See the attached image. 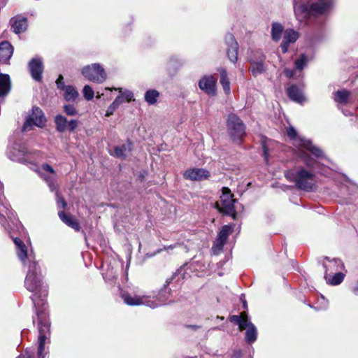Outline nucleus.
<instances>
[{
  "label": "nucleus",
  "instance_id": "1",
  "mask_svg": "<svg viewBox=\"0 0 358 358\" xmlns=\"http://www.w3.org/2000/svg\"><path fill=\"white\" fill-rule=\"evenodd\" d=\"M17 248V254L19 259L23 263L29 262L28 271L24 280V287L30 292L34 293L31 299L35 308L37 306H44L45 298L48 295L46 285L43 282V277L38 264L34 260V258L28 256L27 247L24 243L18 238H13Z\"/></svg>",
  "mask_w": 358,
  "mask_h": 358
},
{
  "label": "nucleus",
  "instance_id": "2",
  "mask_svg": "<svg viewBox=\"0 0 358 358\" xmlns=\"http://www.w3.org/2000/svg\"><path fill=\"white\" fill-rule=\"evenodd\" d=\"M8 157L13 161H18L24 164H30L31 169L34 170L39 177L45 182L51 192H57L58 175L57 171L50 164L45 163L38 166L34 162L38 159V152H29L22 145H15L8 152Z\"/></svg>",
  "mask_w": 358,
  "mask_h": 358
},
{
  "label": "nucleus",
  "instance_id": "3",
  "mask_svg": "<svg viewBox=\"0 0 358 358\" xmlns=\"http://www.w3.org/2000/svg\"><path fill=\"white\" fill-rule=\"evenodd\" d=\"M185 269L180 268L169 279H167L163 287L159 291L157 296H150L148 295H134L131 296L127 292H121V298L128 306H146L151 308H156L162 305L172 302L171 299V289L169 285L176 279L177 281L185 278Z\"/></svg>",
  "mask_w": 358,
  "mask_h": 358
},
{
  "label": "nucleus",
  "instance_id": "4",
  "mask_svg": "<svg viewBox=\"0 0 358 358\" xmlns=\"http://www.w3.org/2000/svg\"><path fill=\"white\" fill-rule=\"evenodd\" d=\"M312 0H294L293 7L296 17L303 21L311 15L323 14L333 8L335 0H317L311 3Z\"/></svg>",
  "mask_w": 358,
  "mask_h": 358
},
{
  "label": "nucleus",
  "instance_id": "5",
  "mask_svg": "<svg viewBox=\"0 0 358 358\" xmlns=\"http://www.w3.org/2000/svg\"><path fill=\"white\" fill-rule=\"evenodd\" d=\"M285 178L295 184V187L303 191L313 192L317 188L315 175L304 168H299L296 171H287L285 173Z\"/></svg>",
  "mask_w": 358,
  "mask_h": 358
},
{
  "label": "nucleus",
  "instance_id": "6",
  "mask_svg": "<svg viewBox=\"0 0 358 358\" xmlns=\"http://www.w3.org/2000/svg\"><path fill=\"white\" fill-rule=\"evenodd\" d=\"M38 320V358H45L46 353H44V348L46 340L49 338L50 332V323L45 312V308L40 309V306L35 308Z\"/></svg>",
  "mask_w": 358,
  "mask_h": 358
},
{
  "label": "nucleus",
  "instance_id": "7",
  "mask_svg": "<svg viewBox=\"0 0 358 358\" xmlns=\"http://www.w3.org/2000/svg\"><path fill=\"white\" fill-rule=\"evenodd\" d=\"M1 217H2L0 220L2 226L9 234L15 231H20L23 229V226L21 222L10 209V203L0 202V218Z\"/></svg>",
  "mask_w": 358,
  "mask_h": 358
},
{
  "label": "nucleus",
  "instance_id": "8",
  "mask_svg": "<svg viewBox=\"0 0 358 358\" xmlns=\"http://www.w3.org/2000/svg\"><path fill=\"white\" fill-rule=\"evenodd\" d=\"M287 134L289 138L294 141L296 147L303 148L308 150L317 158H326L323 151L320 148L314 145L310 140L298 136L296 129L293 127L287 128Z\"/></svg>",
  "mask_w": 358,
  "mask_h": 358
},
{
  "label": "nucleus",
  "instance_id": "9",
  "mask_svg": "<svg viewBox=\"0 0 358 358\" xmlns=\"http://www.w3.org/2000/svg\"><path fill=\"white\" fill-rule=\"evenodd\" d=\"M228 133L234 141H241L245 134L243 121L235 114H230L227 120Z\"/></svg>",
  "mask_w": 358,
  "mask_h": 358
},
{
  "label": "nucleus",
  "instance_id": "10",
  "mask_svg": "<svg viewBox=\"0 0 358 358\" xmlns=\"http://www.w3.org/2000/svg\"><path fill=\"white\" fill-rule=\"evenodd\" d=\"M81 73L87 80L96 83H103L107 77L104 69L98 63L85 66Z\"/></svg>",
  "mask_w": 358,
  "mask_h": 358
},
{
  "label": "nucleus",
  "instance_id": "11",
  "mask_svg": "<svg viewBox=\"0 0 358 358\" xmlns=\"http://www.w3.org/2000/svg\"><path fill=\"white\" fill-rule=\"evenodd\" d=\"M46 120L43 111L38 107H34L32 113L24 122L22 131H27L32 129V127H43L45 124Z\"/></svg>",
  "mask_w": 358,
  "mask_h": 358
},
{
  "label": "nucleus",
  "instance_id": "12",
  "mask_svg": "<svg viewBox=\"0 0 358 358\" xmlns=\"http://www.w3.org/2000/svg\"><path fill=\"white\" fill-rule=\"evenodd\" d=\"M265 59V55L259 51L255 52L253 57L250 58L249 69L254 76L262 74L266 71Z\"/></svg>",
  "mask_w": 358,
  "mask_h": 358
},
{
  "label": "nucleus",
  "instance_id": "13",
  "mask_svg": "<svg viewBox=\"0 0 358 358\" xmlns=\"http://www.w3.org/2000/svg\"><path fill=\"white\" fill-rule=\"evenodd\" d=\"M225 43L227 46V54L229 59L236 63L238 61L239 45L233 34L228 33L225 36Z\"/></svg>",
  "mask_w": 358,
  "mask_h": 358
},
{
  "label": "nucleus",
  "instance_id": "14",
  "mask_svg": "<svg viewBox=\"0 0 358 358\" xmlns=\"http://www.w3.org/2000/svg\"><path fill=\"white\" fill-rule=\"evenodd\" d=\"M28 67L32 78L36 81H41L44 69L42 59L38 57L31 59Z\"/></svg>",
  "mask_w": 358,
  "mask_h": 358
},
{
  "label": "nucleus",
  "instance_id": "15",
  "mask_svg": "<svg viewBox=\"0 0 358 358\" xmlns=\"http://www.w3.org/2000/svg\"><path fill=\"white\" fill-rule=\"evenodd\" d=\"M217 79L213 76L203 77L199 82V88L209 95L216 94Z\"/></svg>",
  "mask_w": 358,
  "mask_h": 358
},
{
  "label": "nucleus",
  "instance_id": "16",
  "mask_svg": "<svg viewBox=\"0 0 358 358\" xmlns=\"http://www.w3.org/2000/svg\"><path fill=\"white\" fill-rule=\"evenodd\" d=\"M183 176L185 179L190 180H202L208 178L210 173L205 169L194 168L185 171Z\"/></svg>",
  "mask_w": 358,
  "mask_h": 358
},
{
  "label": "nucleus",
  "instance_id": "17",
  "mask_svg": "<svg viewBox=\"0 0 358 358\" xmlns=\"http://www.w3.org/2000/svg\"><path fill=\"white\" fill-rule=\"evenodd\" d=\"M299 33L292 29H287L285 30L283 32L282 41L280 45L282 52L283 53H286L288 50L289 44L295 43L299 38Z\"/></svg>",
  "mask_w": 358,
  "mask_h": 358
},
{
  "label": "nucleus",
  "instance_id": "18",
  "mask_svg": "<svg viewBox=\"0 0 358 358\" xmlns=\"http://www.w3.org/2000/svg\"><path fill=\"white\" fill-rule=\"evenodd\" d=\"M235 203H215L214 208L217 209L224 215L231 216L233 219H236L237 216L236 206Z\"/></svg>",
  "mask_w": 358,
  "mask_h": 358
},
{
  "label": "nucleus",
  "instance_id": "19",
  "mask_svg": "<svg viewBox=\"0 0 358 358\" xmlns=\"http://www.w3.org/2000/svg\"><path fill=\"white\" fill-rule=\"evenodd\" d=\"M11 29L17 34L24 32L27 29V20L22 16H16L10 20Z\"/></svg>",
  "mask_w": 358,
  "mask_h": 358
},
{
  "label": "nucleus",
  "instance_id": "20",
  "mask_svg": "<svg viewBox=\"0 0 358 358\" xmlns=\"http://www.w3.org/2000/svg\"><path fill=\"white\" fill-rule=\"evenodd\" d=\"M287 93L289 98L294 102L302 103L306 100L303 90L296 85H292L288 87Z\"/></svg>",
  "mask_w": 358,
  "mask_h": 358
},
{
  "label": "nucleus",
  "instance_id": "21",
  "mask_svg": "<svg viewBox=\"0 0 358 358\" xmlns=\"http://www.w3.org/2000/svg\"><path fill=\"white\" fill-rule=\"evenodd\" d=\"M13 53V48L8 41L0 43V63L6 64L11 58Z\"/></svg>",
  "mask_w": 358,
  "mask_h": 358
},
{
  "label": "nucleus",
  "instance_id": "22",
  "mask_svg": "<svg viewBox=\"0 0 358 358\" xmlns=\"http://www.w3.org/2000/svg\"><path fill=\"white\" fill-rule=\"evenodd\" d=\"M324 259L329 262L328 264L326 263L323 264L325 268V273H328V271H338L345 270L344 264L340 259H333L331 260L329 257H326Z\"/></svg>",
  "mask_w": 358,
  "mask_h": 358
},
{
  "label": "nucleus",
  "instance_id": "23",
  "mask_svg": "<svg viewBox=\"0 0 358 358\" xmlns=\"http://www.w3.org/2000/svg\"><path fill=\"white\" fill-rule=\"evenodd\" d=\"M245 341L249 344L255 343L257 338V330L256 327L249 320L245 324Z\"/></svg>",
  "mask_w": 358,
  "mask_h": 358
},
{
  "label": "nucleus",
  "instance_id": "24",
  "mask_svg": "<svg viewBox=\"0 0 358 358\" xmlns=\"http://www.w3.org/2000/svg\"><path fill=\"white\" fill-rule=\"evenodd\" d=\"M59 217L61 220L69 227L73 228L76 231H79L80 225L76 219L71 215L66 214L64 211L58 213Z\"/></svg>",
  "mask_w": 358,
  "mask_h": 358
},
{
  "label": "nucleus",
  "instance_id": "25",
  "mask_svg": "<svg viewBox=\"0 0 358 358\" xmlns=\"http://www.w3.org/2000/svg\"><path fill=\"white\" fill-rule=\"evenodd\" d=\"M10 90V80L7 74H0V97L6 96Z\"/></svg>",
  "mask_w": 358,
  "mask_h": 358
},
{
  "label": "nucleus",
  "instance_id": "26",
  "mask_svg": "<svg viewBox=\"0 0 358 358\" xmlns=\"http://www.w3.org/2000/svg\"><path fill=\"white\" fill-rule=\"evenodd\" d=\"M229 320L231 322L238 325L240 331L245 329V324L249 321L248 314L245 312L241 313L240 315H231Z\"/></svg>",
  "mask_w": 358,
  "mask_h": 358
},
{
  "label": "nucleus",
  "instance_id": "27",
  "mask_svg": "<svg viewBox=\"0 0 358 358\" xmlns=\"http://www.w3.org/2000/svg\"><path fill=\"white\" fill-rule=\"evenodd\" d=\"M350 92L346 90H338L334 94V99L336 102L345 105L348 103Z\"/></svg>",
  "mask_w": 358,
  "mask_h": 358
},
{
  "label": "nucleus",
  "instance_id": "28",
  "mask_svg": "<svg viewBox=\"0 0 358 358\" xmlns=\"http://www.w3.org/2000/svg\"><path fill=\"white\" fill-rule=\"evenodd\" d=\"M324 278L326 280L332 285H338L341 284L345 278V274L341 272V271H337L334 275H331L330 273H324Z\"/></svg>",
  "mask_w": 358,
  "mask_h": 358
},
{
  "label": "nucleus",
  "instance_id": "29",
  "mask_svg": "<svg viewBox=\"0 0 358 358\" xmlns=\"http://www.w3.org/2000/svg\"><path fill=\"white\" fill-rule=\"evenodd\" d=\"M218 71L220 74V84L222 85L224 92L226 94H229L230 92V82L228 78L227 70L224 68H220Z\"/></svg>",
  "mask_w": 358,
  "mask_h": 358
},
{
  "label": "nucleus",
  "instance_id": "30",
  "mask_svg": "<svg viewBox=\"0 0 358 358\" xmlns=\"http://www.w3.org/2000/svg\"><path fill=\"white\" fill-rule=\"evenodd\" d=\"M284 28L282 25L278 22H273L271 26V38L274 41H279L282 37Z\"/></svg>",
  "mask_w": 358,
  "mask_h": 358
},
{
  "label": "nucleus",
  "instance_id": "31",
  "mask_svg": "<svg viewBox=\"0 0 358 358\" xmlns=\"http://www.w3.org/2000/svg\"><path fill=\"white\" fill-rule=\"evenodd\" d=\"M67 119L62 115H57L55 117L56 130L60 133L67 130Z\"/></svg>",
  "mask_w": 358,
  "mask_h": 358
},
{
  "label": "nucleus",
  "instance_id": "32",
  "mask_svg": "<svg viewBox=\"0 0 358 358\" xmlns=\"http://www.w3.org/2000/svg\"><path fill=\"white\" fill-rule=\"evenodd\" d=\"M131 150V143L124 144L120 146H116L114 149L115 155L119 158H124L127 153Z\"/></svg>",
  "mask_w": 358,
  "mask_h": 358
},
{
  "label": "nucleus",
  "instance_id": "33",
  "mask_svg": "<svg viewBox=\"0 0 358 358\" xmlns=\"http://www.w3.org/2000/svg\"><path fill=\"white\" fill-rule=\"evenodd\" d=\"M159 96V92L156 90H148L145 93V100L150 105H154L157 103Z\"/></svg>",
  "mask_w": 358,
  "mask_h": 358
},
{
  "label": "nucleus",
  "instance_id": "34",
  "mask_svg": "<svg viewBox=\"0 0 358 358\" xmlns=\"http://www.w3.org/2000/svg\"><path fill=\"white\" fill-rule=\"evenodd\" d=\"M63 90L64 91V99L68 101H73L78 96L77 90L71 85H67Z\"/></svg>",
  "mask_w": 358,
  "mask_h": 358
},
{
  "label": "nucleus",
  "instance_id": "35",
  "mask_svg": "<svg viewBox=\"0 0 358 358\" xmlns=\"http://www.w3.org/2000/svg\"><path fill=\"white\" fill-rule=\"evenodd\" d=\"M234 225L232 224H227L224 225L222 227V229L220 230L217 238L226 243L229 235L232 233L233 231Z\"/></svg>",
  "mask_w": 358,
  "mask_h": 358
},
{
  "label": "nucleus",
  "instance_id": "36",
  "mask_svg": "<svg viewBox=\"0 0 358 358\" xmlns=\"http://www.w3.org/2000/svg\"><path fill=\"white\" fill-rule=\"evenodd\" d=\"M221 192V201H237L236 199H234V194L229 188L223 187Z\"/></svg>",
  "mask_w": 358,
  "mask_h": 358
},
{
  "label": "nucleus",
  "instance_id": "37",
  "mask_svg": "<svg viewBox=\"0 0 358 358\" xmlns=\"http://www.w3.org/2000/svg\"><path fill=\"white\" fill-rule=\"evenodd\" d=\"M300 157L303 159L306 166H307L308 167L313 169L317 167V162L314 159L311 158L306 153L301 152L300 154Z\"/></svg>",
  "mask_w": 358,
  "mask_h": 358
},
{
  "label": "nucleus",
  "instance_id": "38",
  "mask_svg": "<svg viewBox=\"0 0 358 358\" xmlns=\"http://www.w3.org/2000/svg\"><path fill=\"white\" fill-rule=\"evenodd\" d=\"M308 62V57L305 54H301L295 61V66L297 70L301 71L306 66Z\"/></svg>",
  "mask_w": 358,
  "mask_h": 358
},
{
  "label": "nucleus",
  "instance_id": "39",
  "mask_svg": "<svg viewBox=\"0 0 358 358\" xmlns=\"http://www.w3.org/2000/svg\"><path fill=\"white\" fill-rule=\"evenodd\" d=\"M115 90H118L119 93L122 94L125 101L130 102L134 100V93L131 91L128 90H123L122 88H115Z\"/></svg>",
  "mask_w": 358,
  "mask_h": 358
},
{
  "label": "nucleus",
  "instance_id": "40",
  "mask_svg": "<svg viewBox=\"0 0 358 358\" xmlns=\"http://www.w3.org/2000/svg\"><path fill=\"white\" fill-rule=\"evenodd\" d=\"M83 96L87 101L92 100L94 98V92L93 89L88 85L84 86L83 90Z\"/></svg>",
  "mask_w": 358,
  "mask_h": 358
},
{
  "label": "nucleus",
  "instance_id": "41",
  "mask_svg": "<svg viewBox=\"0 0 358 358\" xmlns=\"http://www.w3.org/2000/svg\"><path fill=\"white\" fill-rule=\"evenodd\" d=\"M351 194L357 195L358 197V185L350 180H348L345 184Z\"/></svg>",
  "mask_w": 358,
  "mask_h": 358
},
{
  "label": "nucleus",
  "instance_id": "42",
  "mask_svg": "<svg viewBox=\"0 0 358 358\" xmlns=\"http://www.w3.org/2000/svg\"><path fill=\"white\" fill-rule=\"evenodd\" d=\"M225 243L221 240H220L218 238L215 240L213 247L212 250L214 255H217L219 252H220L222 250L223 246L224 245Z\"/></svg>",
  "mask_w": 358,
  "mask_h": 358
},
{
  "label": "nucleus",
  "instance_id": "43",
  "mask_svg": "<svg viewBox=\"0 0 358 358\" xmlns=\"http://www.w3.org/2000/svg\"><path fill=\"white\" fill-rule=\"evenodd\" d=\"M182 64V61L176 57H172L170 58L168 62V68L169 69H177L181 66Z\"/></svg>",
  "mask_w": 358,
  "mask_h": 358
},
{
  "label": "nucleus",
  "instance_id": "44",
  "mask_svg": "<svg viewBox=\"0 0 358 358\" xmlns=\"http://www.w3.org/2000/svg\"><path fill=\"white\" fill-rule=\"evenodd\" d=\"M64 111L67 115L75 116L78 114V110L73 105L66 104L64 106Z\"/></svg>",
  "mask_w": 358,
  "mask_h": 358
},
{
  "label": "nucleus",
  "instance_id": "45",
  "mask_svg": "<svg viewBox=\"0 0 358 358\" xmlns=\"http://www.w3.org/2000/svg\"><path fill=\"white\" fill-rule=\"evenodd\" d=\"M120 106L117 105L115 102H113L108 108L106 116L109 117L113 114V113L115 111V110L119 107Z\"/></svg>",
  "mask_w": 358,
  "mask_h": 358
},
{
  "label": "nucleus",
  "instance_id": "46",
  "mask_svg": "<svg viewBox=\"0 0 358 358\" xmlns=\"http://www.w3.org/2000/svg\"><path fill=\"white\" fill-rule=\"evenodd\" d=\"M78 126V122L76 120H71L67 121V129L69 131H73Z\"/></svg>",
  "mask_w": 358,
  "mask_h": 358
},
{
  "label": "nucleus",
  "instance_id": "47",
  "mask_svg": "<svg viewBox=\"0 0 358 358\" xmlns=\"http://www.w3.org/2000/svg\"><path fill=\"white\" fill-rule=\"evenodd\" d=\"M56 84H57V88L62 90H64V88L67 87L64 84V78L62 75H59V77L57 78V79L56 80Z\"/></svg>",
  "mask_w": 358,
  "mask_h": 358
},
{
  "label": "nucleus",
  "instance_id": "48",
  "mask_svg": "<svg viewBox=\"0 0 358 358\" xmlns=\"http://www.w3.org/2000/svg\"><path fill=\"white\" fill-rule=\"evenodd\" d=\"M262 148H263V157H264V161L266 163H268L269 154H268V150L265 143H264L262 145Z\"/></svg>",
  "mask_w": 358,
  "mask_h": 358
},
{
  "label": "nucleus",
  "instance_id": "49",
  "mask_svg": "<svg viewBox=\"0 0 358 358\" xmlns=\"http://www.w3.org/2000/svg\"><path fill=\"white\" fill-rule=\"evenodd\" d=\"M284 73L287 78H291L294 76L295 72L293 69H285Z\"/></svg>",
  "mask_w": 358,
  "mask_h": 358
},
{
  "label": "nucleus",
  "instance_id": "50",
  "mask_svg": "<svg viewBox=\"0 0 358 358\" xmlns=\"http://www.w3.org/2000/svg\"><path fill=\"white\" fill-rule=\"evenodd\" d=\"M113 101L120 106L122 103H124L125 100L124 99L122 94L119 93V95L115 98V99Z\"/></svg>",
  "mask_w": 358,
  "mask_h": 358
},
{
  "label": "nucleus",
  "instance_id": "51",
  "mask_svg": "<svg viewBox=\"0 0 358 358\" xmlns=\"http://www.w3.org/2000/svg\"><path fill=\"white\" fill-rule=\"evenodd\" d=\"M352 292L355 296H358V280L352 288Z\"/></svg>",
  "mask_w": 358,
  "mask_h": 358
},
{
  "label": "nucleus",
  "instance_id": "52",
  "mask_svg": "<svg viewBox=\"0 0 358 358\" xmlns=\"http://www.w3.org/2000/svg\"><path fill=\"white\" fill-rule=\"evenodd\" d=\"M322 301L324 302V304L323 307L318 308L317 309H322V308L326 309L327 308V302L324 300V297H322Z\"/></svg>",
  "mask_w": 358,
  "mask_h": 358
},
{
  "label": "nucleus",
  "instance_id": "53",
  "mask_svg": "<svg viewBox=\"0 0 358 358\" xmlns=\"http://www.w3.org/2000/svg\"><path fill=\"white\" fill-rule=\"evenodd\" d=\"M187 327H188V328H192V329H199V327L196 326V325H189V326H187Z\"/></svg>",
  "mask_w": 358,
  "mask_h": 358
},
{
  "label": "nucleus",
  "instance_id": "54",
  "mask_svg": "<svg viewBox=\"0 0 358 358\" xmlns=\"http://www.w3.org/2000/svg\"><path fill=\"white\" fill-rule=\"evenodd\" d=\"M174 247H175V245H169V246H168V247H166V246H165V247H164V250H169V249H173V248H174Z\"/></svg>",
  "mask_w": 358,
  "mask_h": 358
},
{
  "label": "nucleus",
  "instance_id": "55",
  "mask_svg": "<svg viewBox=\"0 0 358 358\" xmlns=\"http://www.w3.org/2000/svg\"><path fill=\"white\" fill-rule=\"evenodd\" d=\"M2 199H3V193H2L1 188L0 187V201H1Z\"/></svg>",
  "mask_w": 358,
  "mask_h": 358
},
{
  "label": "nucleus",
  "instance_id": "56",
  "mask_svg": "<svg viewBox=\"0 0 358 358\" xmlns=\"http://www.w3.org/2000/svg\"><path fill=\"white\" fill-rule=\"evenodd\" d=\"M243 306L244 308H247V302L245 301H243Z\"/></svg>",
  "mask_w": 358,
  "mask_h": 358
},
{
  "label": "nucleus",
  "instance_id": "57",
  "mask_svg": "<svg viewBox=\"0 0 358 358\" xmlns=\"http://www.w3.org/2000/svg\"><path fill=\"white\" fill-rule=\"evenodd\" d=\"M292 187H289V186H287V185H283V189L285 190V189H291Z\"/></svg>",
  "mask_w": 358,
  "mask_h": 358
},
{
  "label": "nucleus",
  "instance_id": "58",
  "mask_svg": "<svg viewBox=\"0 0 358 358\" xmlns=\"http://www.w3.org/2000/svg\"><path fill=\"white\" fill-rule=\"evenodd\" d=\"M66 205H67V203H65V202L62 203V207L63 208H66Z\"/></svg>",
  "mask_w": 358,
  "mask_h": 358
},
{
  "label": "nucleus",
  "instance_id": "59",
  "mask_svg": "<svg viewBox=\"0 0 358 358\" xmlns=\"http://www.w3.org/2000/svg\"><path fill=\"white\" fill-rule=\"evenodd\" d=\"M213 329L217 330V329H220V328L219 327H214Z\"/></svg>",
  "mask_w": 358,
  "mask_h": 358
},
{
  "label": "nucleus",
  "instance_id": "60",
  "mask_svg": "<svg viewBox=\"0 0 358 358\" xmlns=\"http://www.w3.org/2000/svg\"><path fill=\"white\" fill-rule=\"evenodd\" d=\"M217 318L220 319V320H223V317H217Z\"/></svg>",
  "mask_w": 358,
  "mask_h": 358
},
{
  "label": "nucleus",
  "instance_id": "61",
  "mask_svg": "<svg viewBox=\"0 0 358 358\" xmlns=\"http://www.w3.org/2000/svg\"><path fill=\"white\" fill-rule=\"evenodd\" d=\"M357 76H358V74H357Z\"/></svg>",
  "mask_w": 358,
  "mask_h": 358
}]
</instances>
